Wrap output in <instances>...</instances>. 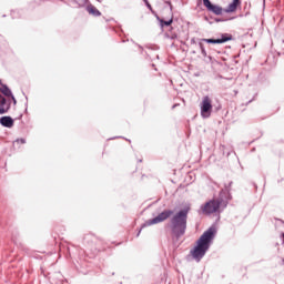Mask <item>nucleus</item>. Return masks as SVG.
I'll return each mask as SVG.
<instances>
[{
    "mask_svg": "<svg viewBox=\"0 0 284 284\" xmlns=\"http://www.w3.org/2000/svg\"><path fill=\"white\" fill-rule=\"evenodd\" d=\"M99 252H105V248H100Z\"/></svg>",
    "mask_w": 284,
    "mask_h": 284,
    "instance_id": "nucleus-18",
    "label": "nucleus"
},
{
    "mask_svg": "<svg viewBox=\"0 0 284 284\" xmlns=\"http://www.w3.org/2000/svg\"><path fill=\"white\" fill-rule=\"evenodd\" d=\"M203 4L206 7L209 12H213V14H216V16L223 14V7L217 4H212L210 0H204Z\"/></svg>",
    "mask_w": 284,
    "mask_h": 284,
    "instance_id": "nucleus-6",
    "label": "nucleus"
},
{
    "mask_svg": "<svg viewBox=\"0 0 284 284\" xmlns=\"http://www.w3.org/2000/svg\"><path fill=\"white\" fill-rule=\"evenodd\" d=\"M146 6L150 10H152V6L150 3L146 2Z\"/></svg>",
    "mask_w": 284,
    "mask_h": 284,
    "instance_id": "nucleus-17",
    "label": "nucleus"
},
{
    "mask_svg": "<svg viewBox=\"0 0 284 284\" xmlns=\"http://www.w3.org/2000/svg\"><path fill=\"white\" fill-rule=\"evenodd\" d=\"M173 21H174L173 18H171L170 20H166V21L163 20V19H161V20H160V23H161V26H162V28H163V26H172Z\"/></svg>",
    "mask_w": 284,
    "mask_h": 284,
    "instance_id": "nucleus-13",
    "label": "nucleus"
},
{
    "mask_svg": "<svg viewBox=\"0 0 284 284\" xmlns=\"http://www.w3.org/2000/svg\"><path fill=\"white\" fill-rule=\"evenodd\" d=\"M0 92L1 94H3V97H7V99H10L12 95V91L10 90V88H8V85L4 84H1Z\"/></svg>",
    "mask_w": 284,
    "mask_h": 284,
    "instance_id": "nucleus-11",
    "label": "nucleus"
},
{
    "mask_svg": "<svg viewBox=\"0 0 284 284\" xmlns=\"http://www.w3.org/2000/svg\"><path fill=\"white\" fill-rule=\"evenodd\" d=\"M212 112V99L210 97H204L201 105L202 116H210Z\"/></svg>",
    "mask_w": 284,
    "mask_h": 284,
    "instance_id": "nucleus-5",
    "label": "nucleus"
},
{
    "mask_svg": "<svg viewBox=\"0 0 284 284\" xmlns=\"http://www.w3.org/2000/svg\"><path fill=\"white\" fill-rule=\"evenodd\" d=\"M174 214L172 210H164L162 213H160L154 219H151L146 222V225H156L159 223H163V221H168V219L171 217V215Z\"/></svg>",
    "mask_w": 284,
    "mask_h": 284,
    "instance_id": "nucleus-4",
    "label": "nucleus"
},
{
    "mask_svg": "<svg viewBox=\"0 0 284 284\" xmlns=\"http://www.w3.org/2000/svg\"><path fill=\"white\" fill-rule=\"evenodd\" d=\"M215 234L216 230L214 227H210L200 236L195 246L191 250L190 254L195 261H197V263L203 258V256H205L207 250H210V245L212 244V241H214Z\"/></svg>",
    "mask_w": 284,
    "mask_h": 284,
    "instance_id": "nucleus-1",
    "label": "nucleus"
},
{
    "mask_svg": "<svg viewBox=\"0 0 284 284\" xmlns=\"http://www.w3.org/2000/svg\"><path fill=\"white\" fill-rule=\"evenodd\" d=\"M235 92V97L239 94V91H234Z\"/></svg>",
    "mask_w": 284,
    "mask_h": 284,
    "instance_id": "nucleus-19",
    "label": "nucleus"
},
{
    "mask_svg": "<svg viewBox=\"0 0 284 284\" xmlns=\"http://www.w3.org/2000/svg\"><path fill=\"white\" fill-rule=\"evenodd\" d=\"M187 214H190V206L175 213L170 221L169 230H171V235L173 239H176V241H179V237L183 236L185 230H187Z\"/></svg>",
    "mask_w": 284,
    "mask_h": 284,
    "instance_id": "nucleus-2",
    "label": "nucleus"
},
{
    "mask_svg": "<svg viewBox=\"0 0 284 284\" xmlns=\"http://www.w3.org/2000/svg\"><path fill=\"white\" fill-rule=\"evenodd\" d=\"M0 85H1V80H0Z\"/></svg>",
    "mask_w": 284,
    "mask_h": 284,
    "instance_id": "nucleus-21",
    "label": "nucleus"
},
{
    "mask_svg": "<svg viewBox=\"0 0 284 284\" xmlns=\"http://www.w3.org/2000/svg\"><path fill=\"white\" fill-rule=\"evenodd\" d=\"M203 3H205V0H203Z\"/></svg>",
    "mask_w": 284,
    "mask_h": 284,
    "instance_id": "nucleus-20",
    "label": "nucleus"
},
{
    "mask_svg": "<svg viewBox=\"0 0 284 284\" xmlns=\"http://www.w3.org/2000/svg\"><path fill=\"white\" fill-rule=\"evenodd\" d=\"M11 101L0 95V114H6L10 110Z\"/></svg>",
    "mask_w": 284,
    "mask_h": 284,
    "instance_id": "nucleus-8",
    "label": "nucleus"
},
{
    "mask_svg": "<svg viewBox=\"0 0 284 284\" xmlns=\"http://www.w3.org/2000/svg\"><path fill=\"white\" fill-rule=\"evenodd\" d=\"M239 6H241V0H233L232 3H230L227 8L224 9V12H226L227 14L236 12Z\"/></svg>",
    "mask_w": 284,
    "mask_h": 284,
    "instance_id": "nucleus-10",
    "label": "nucleus"
},
{
    "mask_svg": "<svg viewBox=\"0 0 284 284\" xmlns=\"http://www.w3.org/2000/svg\"><path fill=\"white\" fill-rule=\"evenodd\" d=\"M16 143H21V145L26 144V139L21 138L16 140Z\"/></svg>",
    "mask_w": 284,
    "mask_h": 284,
    "instance_id": "nucleus-14",
    "label": "nucleus"
},
{
    "mask_svg": "<svg viewBox=\"0 0 284 284\" xmlns=\"http://www.w3.org/2000/svg\"><path fill=\"white\" fill-rule=\"evenodd\" d=\"M87 10L89 14H92L93 17H101V11H99V9H97L94 6H89Z\"/></svg>",
    "mask_w": 284,
    "mask_h": 284,
    "instance_id": "nucleus-12",
    "label": "nucleus"
},
{
    "mask_svg": "<svg viewBox=\"0 0 284 284\" xmlns=\"http://www.w3.org/2000/svg\"><path fill=\"white\" fill-rule=\"evenodd\" d=\"M200 48H201L202 52L205 53V48L203 47V43H200Z\"/></svg>",
    "mask_w": 284,
    "mask_h": 284,
    "instance_id": "nucleus-16",
    "label": "nucleus"
},
{
    "mask_svg": "<svg viewBox=\"0 0 284 284\" xmlns=\"http://www.w3.org/2000/svg\"><path fill=\"white\" fill-rule=\"evenodd\" d=\"M221 210V201L220 200H211L201 206V211L203 214H216Z\"/></svg>",
    "mask_w": 284,
    "mask_h": 284,
    "instance_id": "nucleus-3",
    "label": "nucleus"
},
{
    "mask_svg": "<svg viewBox=\"0 0 284 284\" xmlns=\"http://www.w3.org/2000/svg\"><path fill=\"white\" fill-rule=\"evenodd\" d=\"M0 124L3 128H14V120L8 115L0 118Z\"/></svg>",
    "mask_w": 284,
    "mask_h": 284,
    "instance_id": "nucleus-9",
    "label": "nucleus"
},
{
    "mask_svg": "<svg viewBox=\"0 0 284 284\" xmlns=\"http://www.w3.org/2000/svg\"><path fill=\"white\" fill-rule=\"evenodd\" d=\"M9 100H10L11 102L13 101L14 105H17V99L14 98V95H11V97L9 98Z\"/></svg>",
    "mask_w": 284,
    "mask_h": 284,
    "instance_id": "nucleus-15",
    "label": "nucleus"
},
{
    "mask_svg": "<svg viewBox=\"0 0 284 284\" xmlns=\"http://www.w3.org/2000/svg\"><path fill=\"white\" fill-rule=\"evenodd\" d=\"M204 43H227V41H232V34L224 33L221 39H202Z\"/></svg>",
    "mask_w": 284,
    "mask_h": 284,
    "instance_id": "nucleus-7",
    "label": "nucleus"
}]
</instances>
